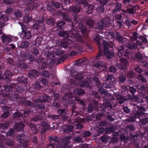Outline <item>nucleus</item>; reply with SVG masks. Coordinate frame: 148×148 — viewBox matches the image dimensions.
<instances>
[{"instance_id":"f257e3e1","label":"nucleus","mask_w":148,"mask_h":148,"mask_svg":"<svg viewBox=\"0 0 148 148\" xmlns=\"http://www.w3.org/2000/svg\"><path fill=\"white\" fill-rule=\"evenodd\" d=\"M106 80L103 83V86L106 88H110L116 83V81L113 75L108 74L106 76Z\"/></svg>"},{"instance_id":"f03ea898","label":"nucleus","mask_w":148,"mask_h":148,"mask_svg":"<svg viewBox=\"0 0 148 148\" xmlns=\"http://www.w3.org/2000/svg\"><path fill=\"white\" fill-rule=\"evenodd\" d=\"M100 38L97 36H95L94 38V40L96 43L99 49L98 53L95 58V59H102L104 57L103 52L101 49V44L100 42Z\"/></svg>"},{"instance_id":"7ed1b4c3","label":"nucleus","mask_w":148,"mask_h":148,"mask_svg":"<svg viewBox=\"0 0 148 148\" xmlns=\"http://www.w3.org/2000/svg\"><path fill=\"white\" fill-rule=\"evenodd\" d=\"M45 20V19L42 18L41 20H38L36 21V23H34L32 26L34 29L38 30L39 32H42L45 30V28L42 22Z\"/></svg>"},{"instance_id":"20e7f679","label":"nucleus","mask_w":148,"mask_h":148,"mask_svg":"<svg viewBox=\"0 0 148 148\" xmlns=\"http://www.w3.org/2000/svg\"><path fill=\"white\" fill-rule=\"evenodd\" d=\"M14 86L13 85H6L4 86V90H1V92L0 93V97L1 96L3 98L2 99V101L1 102L3 103V104L6 103L7 101V100L6 99V98L5 97H4L6 96V94H3V92L4 91L6 92H10L11 91H13V88L14 87Z\"/></svg>"},{"instance_id":"39448f33","label":"nucleus","mask_w":148,"mask_h":148,"mask_svg":"<svg viewBox=\"0 0 148 148\" xmlns=\"http://www.w3.org/2000/svg\"><path fill=\"white\" fill-rule=\"evenodd\" d=\"M45 56L47 57V60H50V64L53 65L58 59V58H55L54 55L51 52L49 51H46L45 53Z\"/></svg>"},{"instance_id":"423d86ee","label":"nucleus","mask_w":148,"mask_h":148,"mask_svg":"<svg viewBox=\"0 0 148 148\" xmlns=\"http://www.w3.org/2000/svg\"><path fill=\"white\" fill-rule=\"evenodd\" d=\"M22 31L21 33H19L20 37L24 39H29L31 37L30 32L26 29H23L22 27Z\"/></svg>"},{"instance_id":"0eeeda50","label":"nucleus","mask_w":148,"mask_h":148,"mask_svg":"<svg viewBox=\"0 0 148 148\" xmlns=\"http://www.w3.org/2000/svg\"><path fill=\"white\" fill-rule=\"evenodd\" d=\"M49 145L51 146L52 148H56L57 147V144L55 142L58 143V138L55 135H51L49 137Z\"/></svg>"},{"instance_id":"6e6552de","label":"nucleus","mask_w":148,"mask_h":148,"mask_svg":"<svg viewBox=\"0 0 148 148\" xmlns=\"http://www.w3.org/2000/svg\"><path fill=\"white\" fill-rule=\"evenodd\" d=\"M72 42V41L71 40L66 38L60 41L59 45L66 48L69 47V45Z\"/></svg>"},{"instance_id":"1a4fd4ad","label":"nucleus","mask_w":148,"mask_h":148,"mask_svg":"<svg viewBox=\"0 0 148 148\" xmlns=\"http://www.w3.org/2000/svg\"><path fill=\"white\" fill-rule=\"evenodd\" d=\"M122 12L120 14H118L115 15V18L116 20H121L122 18V15H124L127 18V14H130V8H128L126 10L122 9Z\"/></svg>"},{"instance_id":"9d476101","label":"nucleus","mask_w":148,"mask_h":148,"mask_svg":"<svg viewBox=\"0 0 148 148\" xmlns=\"http://www.w3.org/2000/svg\"><path fill=\"white\" fill-rule=\"evenodd\" d=\"M45 116V112L43 111H41L39 112L38 115L33 118L32 119V120L35 122L38 121L40 120H42L44 119Z\"/></svg>"},{"instance_id":"9b49d317","label":"nucleus","mask_w":148,"mask_h":148,"mask_svg":"<svg viewBox=\"0 0 148 148\" xmlns=\"http://www.w3.org/2000/svg\"><path fill=\"white\" fill-rule=\"evenodd\" d=\"M119 68L122 70H124L127 67V60L125 58H121L120 59Z\"/></svg>"},{"instance_id":"f8f14e48","label":"nucleus","mask_w":148,"mask_h":148,"mask_svg":"<svg viewBox=\"0 0 148 148\" xmlns=\"http://www.w3.org/2000/svg\"><path fill=\"white\" fill-rule=\"evenodd\" d=\"M58 113L61 114V116L64 121L67 120L69 117L67 116L68 112L67 110L65 109H59L57 111Z\"/></svg>"},{"instance_id":"ddd939ff","label":"nucleus","mask_w":148,"mask_h":148,"mask_svg":"<svg viewBox=\"0 0 148 148\" xmlns=\"http://www.w3.org/2000/svg\"><path fill=\"white\" fill-rule=\"evenodd\" d=\"M12 37L9 35L4 34L1 36V38L2 41L4 42L9 43L12 42Z\"/></svg>"},{"instance_id":"4468645a","label":"nucleus","mask_w":148,"mask_h":148,"mask_svg":"<svg viewBox=\"0 0 148 148\" xmlns=\"http://www.w3.org/2000/svg\"><path fill=\"white\" fill-rule=\"evenodd\" d=\"M104 50V56H106L107 59H110L112 58L114 55V52L112 50H110L109 49Z\"/></svg>"},{"instance_id":"2eb2a0df","label":"nucleus","mask_w":148,"mask_h":148,"mask_svg":"<svg viewBox=\"0 0 148 148\" xmlns=\"http://www.w3.org/2000/svg\"><path fill=\"white\" fill-rule=\"evenodd\" d=\"M90 80L88 79L81 81L79 83V86L82 87H89L90 86Z\"/></svg>"},{"instance_id":"dca6fc26","label":"nucleus","mask_w":148,"mask_h":148,"mask_svg":"<svg viewBox=\"0 0 148 148\" xmlns=\"http://www.w3.org/2000/svg\"><path fill=\"white\" fill-rule=\"evenodd\" d=\"M49 96L47 95L40 96L39 98L37 99L35 101L36 102H43L47 101L50 99Z\"/></svg>"},{"instance_id":"f3484780","label":"nucleus","mask_w":148,"mask_h":148,"mask_svg":"<svg viewBox=\"0 0 148 148\" xmlns=\"http://www.w3.org/2000/svg\"><path fill=\"white\" fill-rule=\"evenodd\" d=\"M25 126L24 124L22 123H18L15 125V129L17 132L22 131L23 130Z\"/></svg>"},{"instance_id":"a211bd4d","label":"nucleus","mask_w":148,"mask_h":148,"mask_svg":"<svg viewBox=\"0 0 148 148\" xmlns=\"http://www.w3.org/2000/svg\"><path fill=\"white\" fill-rule=\"evenodd\" d=\"M74 128V127L71 125L66 126L63 129V131L64 133H70L71 132H72Z\"/></svg>"},{"instance_id":"6ab92c4d","label":"nucleus","mask_w":148,"mask_h":148,"mask_svg":"<svg viewBox=\"0 0 148 148\" xmlns=\"http://www.w3.org/2000/svg\"><path fill=\"white\" fill-rule=\"evenodd\" d=\"M103 65V61L99 60L97 62H95L94 64V66L96 68L100 69L102 68Z\"/></svg>"},{"instance_id":"aec40b11","label":"nucleus","mask_w":148,"mask_h":148,"mask_svg":"<svg viewBox=\"0 0 148 148\" xmlns=\"http://www.w3.org/2000/svg\"><path fill=\"white\" fill-rule=\"evenodd\" d=\"M73 19L74 21L75 22V25L77 24V25H81L82 23V19L77 18L76 14L74 15Z\"/></svg>"},{"instance_id":"412c9836","label":"nucleus","mask_w":148,"mask_h":148,"mask_svg":"<svg viewBox=\"0 0 148 148\" xmlns=\"http://www.w3.org/2000/svg\"><path fill=\"white\" fill-rule=\"evenodd\" d=\"M86 24L89 26L90 28H92L95 24L94 21L90 18L86 19Z\"/></svg>"},{"instance_id":"4be33fe9","label":"nucleus","mask_w":148,"mask_h":148,"mask_svg":"<svg viewBox=\"0 0 148 148\" xmlns=\"http://www.w3.org/2000/svg\"><path fill=\"white\" fill-rule=\"evenodd\" d=\"M38 72L36 70H32L31 71V72L29 73L28 75L29 77L33 78L35 76L38 75Z\"/></svg>"},{"instance_id":"5701e85b","label":"nucleus","mask_w":148,"mask_h":148,"mask_svg":"<svg viewBox=\"0 0 148 148\" xmlns=\"http://www.w3.org/2000/svg\"><path fill=\"white\" fill-rule=\"evenodd\" d=\"M80 7L78 5H73L71 6V9L72 11L78 13L80 10Z\"/></svg>"},{"instance_id":"b1692460","label":"nucleus","mask_w":148,"mask_h":148,"mask_svg":"<svg viewBox=\"0 0 148 148\" xmlns=\"http://www.w3.org/2000/svg\"><path fill=\"white\" fill-rule=\"evenodd\" d=\"M124 47L123 45L120 46L118 49L117 55L119 56H122L124 52Z\"/></svg>"},{"instance_id":"393cba45","label":"nucleus","mask_w":148,"mask_h":148,"mask_svg":"<svg viewBox=\"0 0 148 148\" xmlns=\"http://www.w3.org/2000/svg\"><path fill=\"white\" fill-rule=\"evenodd\" d=\"M19 98L18 94L16 93L11 94V95L10 96V100L12 101H16L18 100Z\"/></svg>"},{"instance_id":"a878e982","label":"nucleus","mask_w":148,"mask_h":148,"mask_svg":"<svg viewBox=\"0 0 148 148\" xmlns=\"http://www.w3.org/2000/svg\"><path fill=\"white\" fill-rule=\"evenodd\" d=\"M73 92L75 95H80L84 93V91L82 89L80 88L75 89L73 90Z\"/></svg>"},{"instance_id":"bb28decb","label":"nucleus","mask_w":148,"mask_h":148,"mask_svg":"<svg viewBox=\"0 0 148 148\" xmlns=\"http://www.w3.org/2000/svg\"><path fill=\"white\" fill-rule=\"evenodd\" d=\"M104 23L103 20L100 21L97 23L96 27L100 30H102L104 28Z\"/></svg>"},{"instance_id":"cd10ccee","label":"nucleus","mask_w":148,"mask_h":148,"mask_svg":"<svg viewBox=\"0 0 148 148\" xmlns=\"http://www.w3.org/2000/svg\"><path fill=\"white\" fill-rule=\"evenodd\" d=\"M121 4L120 3H117L114 7L113 10V13H116L117 11H119L121 10Z\"/></svg>"},{"instance_id":"c85d7f7f","label":"nucleus","mask_w":148,"mask_h":148,"mask_svg":"<svg viewBox=\"0 0 148 148\" xmlns=\"http://www.w3.org/2000/svg\"><path fill=\"white\" fill-rule=\"evenodd\" d=\"M29 44V42L27 41H24L22 42L20 44V47L22 48H25L27 47Z\"/></svg>"},{"instance_id":"c756f323","label":"nucleus","mask_w":148,"mask_h":148,"mask_svg":"<svg viewBox=\"0 0 148 148\" xmlns=\"http://www.w3.org/2000/svg\"><path fill=\"white\" fill-rule=\"evenodd\" d=\"M59 35L61 37H63L66 38L69 37L68 34L66 31H61L59 32Z\"/></svg>"},{"instance_id":"7c9ffc66","label":"nucleus","mask_w":148,"mask_h":148,"mask_svg":"<svg viewBox=\"0 0 148 148\" xmlns=\"http://www.w3.org/2000/svg\"><path fill=\"white\" fill-rule=\"evenodd\" d=\"M83 74L81 73H77L76 75L74 76V78L75 79L79 80L81 81L83 79Z\"/></svg>"},{"instance_id":"2f4dec72","label":"nucleus","mask_w":148,"mask_h":148,"mask_svg":"<svg viewBox=\"0 0 148 148\" xmlns=\"http://www.w3.org/2000/svg\"><path fill=\"white\" fill-rule=\"evenodd\" d=\"M17 65L18 67L23 69H27L28 67L27 64L22 62H19Z\"/></svg>"},{"instance_id":"473e14b6","label":"nucleus","mask_w":148,"mask_h":148,"mask_svg":"<svg viewBox=\"0 0 148 148\" xmlns=\"http://www.w3.org/2000/svg\"><path fill=\"white\" fill-rule=\"evenodd\" d=\"M37 8V6L36 4L34 3H32L27 8V9L28 10L30 11L33 10H36Z\"/></svg>"},{"instance_id":"72a5a7b5","label":"nucleus","mask_w":148,"mask_h":148,"mask_svg":"<svg viewBox=\"0 0 148 148\" xmlns=\"http://www.w3.org/2000/svg\"><path fill=\"white\" fill-rule=\"evenodd\" d=\"M49 118L51 119V121H55L58 119L60 117L59 115H50L48 116Z\"/></svg>"},{"instance_id":"f704fd0d","label":"nucleus","mask_w":148,"mask_h":148,"mask_svg":"<svg viewBox=\"0 0 148 148\" xmlns=\"http://www.w3.org/2000/svg\"><path fill=\"white\" fill-rule=\"evenodd\" d=\"M148 123V118H145L143 119L140 120L139 119V123L141 125H145Z\"/></svg>"},{"instance_id":"c9c22d12","label":"nucleus","mask_w":148,"mask_h":148,"mask_svg":"<svg viewBox=\"0 0 148 148\" xmlns=\"http://www.w3.org/2000/svg\"><path fill=\"white\" fill-rule=\"evenodd\" d=\"M105 34L106 36L110 37V38H114L115 36L114 33L113 32L107 31L106 32Z\"/></svg>"},{"instance_id":"e433bc0d","label":"nucleus","mask_w":148,"mask_h":148,"mask_svg":"<svg viewBox=\"0 0 148 148\" xmlns=\"http://www.w3.org/2000/svg\"><path fill=\"white\" fill-rule=\"evenodd\" d=\"M114 130L115 129L113 127H110L106 128V132L108 134H110L113 132Z\"/></svg>"},{"instance_id":"4c0bfd02","label":"nucleus","mask_w":148,"mask_h":148,"mask_svg":"<svg viewBox=\"0 0 148 148\" xmlns=\"http://www.w3.org/2000/svg\"><path fill=\"white\" fill-rule=\"evenodd\" d=\"M9 124L8 123H2L0 124V130L5 129L8 128Z\"/></svg>"},{"instance_id":"58836bf2","label":"nucleus","mask_w":148,"mask_h":148,"mask_svg":"<svg viewBox=\"0 0 148 148\" xmlns=\"http://www.w3.org/2000/svg\"><path fill=\"white\" fill-rule=\"evenodd\" d=\"M18 82L26 83L27 82V79L23 76L18 77L17 79Z\"/></svg>"},{"instance_id":"ea45409f","label":"nucleus","mask_w":148,"mask_h":148,"mask_svg":"<svg viewBox=\"0 0 148 148\" xmlns=\"http://www.w3.org/2000/svg\"><path fill=\"white\" fill-rule=\"evenodd\" d=\"M20 143L21 146L23 147L24 148H27L28 147V141H20Z\"/></svg>"},{"instance_id":"a19ab883","label":"nucleus","mask_w":148,"mask_h":148,"mask_svg":"<svg viewBox=\"0 0 148 148\" xmlns=\"http://www.w3.org/2000/svg\"><path fill=\"white\" fill-rule=\"evenodd\" d=\"M26 137V135L24 134H21L17 136V138L20 142V141H24Z\"/></svg>"},{"instance_id":"79ce46f5","label":"nucleus","mask_w":148,"mask_h":148,"mask_svg":"<svg viewBox=\"0 0 148 148\" xmlns=\"http://www.w3.org/2000/svg\"><path fill=\"white\" fill-rule=\"evenodd\" d=\"M32 20V18L29 16V15H26L23 18V21L25 23H28L30 22Z\"/></svg>"},{"instance_id":"37998d69","label":"nucleus","mask_w":148,"mask_h":148,"mask_svg":"<svg viewBox=\"0 0 148 148\" xmlns=\"http://www.w3.org/2000/svg\"><path fill=\"white\" fill-rule=\"evenodd\" d=\"M31 53L34 56H36L39 53V50L35 47H33L31 50Z\"/></svg>"},{"instance_id":"c03bdc74","label":"nucleus","mask_w":148,"mask_h":148,"mask_svg":"<svg viewBox=\"0 0 148 148\" xmlns=\"http://www.w3.org/2000/svg\"><path fill=\"white\" fill-rule=\"evenodd\" d=\"M41 125L42 127V128L44 131H45L49 128V126L46 122H42L41 123Z\"/></svg>"},{"instance_id":"a18cd8bd","label":"nucleus","mask_w":148,"mask_h":148,"mask_svg":"<svg viewBox=\"0 0 148 148\" xmlns=\"http://www.w3.org/2000/svg\"><path fill=\"white\" fill-rule=\"evenodd\" d=\"M42 40V37H38L35 40V44L36 45L40 46Z\"/></svg>"},{"instance_id":"49530a36","label":"nucleus","mask_w":148,"mask_h":148,"mask_svg":"<svg viewBox=\"0 0 148 148\" xmlns=\"http://www.w3.org/2000/svg\"><path fill=\"white\" fill-rule=\"evenodd\" d=\"M23 103L25 106H27L33 107L34 106V103H32L30 101L25 100L24 101Z\"/></svg>"},{"instance_id":"de8ad7c7","label":"nucleus","mask_w":148,"mask_h":148,"mask_svg":"<svg viewBox=\"0 0 148 148\" xmlns=\"http://www.w3.org/2000/svg\"><path fill=\"white\" fill-rule=\"evenodd\" d=\"M1 13V12H0V19H2L4 22L7 21L8 20V16L2 14Z\"/></svg>"},{"instance_id":"09e8293b","label":"nucleus","mask_w":148,"mask_h":148,"mask_svg":"<svg viewBox=\"0 0 148 148\" xmlns=\"http://www.w3.org/2000/svg\"><path fill=\"white\" fill-rule=\"evenodd\" d=\"M22 115V114L20 112H16L12 115V117L13 118H18L21 116Z\"/></svg>"},{"instance_id":"8fccbe9b","label":"nucleus","mask_w":148,"mask_h":148,"mask_svg":"<svg viewBox=\"0 0 148 148\" xmlns=\"http://www.w3.org/2000/svg\"><path fill=\"white\" fill-rule=\"evenodd\" d=\"M14 131L13 129H10L6 133V135L7 136H11L14 134Z\"/></svg>"},{"instance_id":"3c124183","label":"nucleus","mask_w":148,"mask_h":148,"mask_svg":"<svg viewBox=\"0 0 148 148\" xmlns=\"http://www.w3.org/2000/svg\"><path fill=\"white\" fill-rule=\"evenodd\" d=\"M33 86L36 89L39 90L40 89L41 87L40 84L39 82L36 81V82L33 84Z\"/></svg>"},{"instance_id":"603ef678","label":"nucleus","mask_w":148,"mask_h":148,"mask_svg":"<svg viewBox=\"0 0 148 148\" xmlns=\"http://www.w3.org/2000/svg\"><path fill=\"white\" fill-rule=\"evenodd\" d=\"M92 94L93 96L96 99H101V96L98 92L96 91H93Z\"/></svg>"},{"instance_id":"864d4df0","label":"nucleus","mask_w":148,"mask_h":148,"mask_svg":"<svg viewBox=\"0 0 148 148\" xmlns=\"http://www.w3.org/2000/svg\"><path fill=\"white\" fill-rule=\"evenodd\" d=\"M70 33L72 35V36L74 37L78 36L77 31L75 29L71 30V31L70 32Z\"/></svg>"},{"instance_id":"5fc2aeb1","label":"nucleus","mask_w":148,"mask_h":148,"mask_svg":"<svg viewBox=\"0 0 148 148\" xmlns=\"http://www.w3.org/2000/svg\"><path fill=\"white\" fill-rule=\"evenodd\" d=\"M94 110L93 105L91 103L89 104L87 108V112L88 113L92 112Z\"/></svg>"},{"instance_id":"6e6d98bb","label":"nucleus","mask_w":148,"mask_h":148,"mask_svg":"<svg viewBox=\"0 0 148 148\" xmlns=\"http://www.w3.org/2000/svg\"><path fill=\"white\" fill-rule=\"evenodd\" d=\"M62 17L64 20L67 22H71V19L67 14H65Z\"/></svg>"},{"instance_id":"4d7b16f0","label":"nucleus","mask_w":148,"mask_h":148,"mask_svg":"<svg viewBox=\"0 0 148 148\" xmlns=\"http://www.w3.org/2000/svg\"><path fill=\"white\" fill-rule=\"evenodd\" d=\"M103 44L104 46V50H105V49H109V47L111 48L113 47L112 46H111L110 47L109 46V44L106 41L104 40L103 42Z\"/></svg>"},{"instance_id":"13d9d810","label":"nucleus","mask_w":148,"mask_h":148,"mask_svg":"<svg viewBox=\"0 0 148 148\" xmlns=\"http://www.w3.org/2000/svg\"><path fill=\"white\" fill-rule=\"evenodd\" d=\"M126 78L123 75H120L119 77L118 81L119 82L122 83L125 80Z\"/></svg>"},{"instance_id":"bf43d9fd","label":"nucleus","mask_w":148,"mask_h":148,"mask_svg":"<svg viewBox=\"0 0 148 148\" xmlns=\"http://www.w3.org/2000/svg\"><path fill=\"white\" fill-rule=\"evenodd\" d=\"M104 115V114L103 113H97L96 114V119L99 120H101Z\"/></svg>"},{"instance_id":"052dcab7","label":"nucleus","mask_w":148,"mask_h":148,"mask_svg":"<svg viewBox=\"0 0 148 148\" xmlns=\"http://www.w3.org/2000/svg\"><path fill=\"white\" fill-rule=\"evenodd\" d=\"M116 39L119 42L123 43L124 42L123 38L121 36V35L118 33H117Z\"/></svg>"},{"instance_id":"680f3d73","label":"nucleus","mask_w":148,"mask_h":148,"mask_svg":"<svg viewBox=\"0 0 148 148\" xmlns=\"http://www.w3.org/2000/svg\"><path fill=\"white\" fill-rule=\"evenodd\" d=\"M91 135V132L89 131H86L83 132V135L84 137H88Z\"/></svg>"},{"instance_id":"e2e57ef3","label":"nucleus","mask_w":148,"mask_h":148,"mask_svg":"<svg viewBox=\"0 0 148 148\" xmlns=\"http://www.w3.org/2000/svg\"><path fill=\"white\" fill-rule=\"evenodd\" d=\"M106 107H105L103 105H100V106L99 108H98V107L97 108H96V110L97 111H105L106 109Z\"/></svg>"},{"instance_id":"0e129e2a","label":"nucleus","mask_w":148,"mask_h":148,"mask_svg":"<svg viewBox=\"0 0 148 148\" xmlns=\"http://www.w3.org/2000/svg\"><path fill=\"white\" fill-rule=\"evenodd\" d=\"M2 111L3 112H9L10 111L11 108L8 106H5L1 108Z\"/></svg>"},{"instance_id":"69168bd1","label":"nucleus","mask_w":148,"mask_h":148,"mask_svg":"<svg viewBox=\"0 0 148 148\" xmlns=\"http://www.w3.org/2000/svg\"><path fill=\"white\" fill-rule=\"evenodd\" d=\"M93 6L92 5H89L88 8L87 12L88 14L91 13L93 11Z\"/></svg>"},{"instance_id":"338daca9","label":"nucleus","mask_w":148,"mask_h":148,"mask_svg":"<svg viewBox=\"0 0 148 148\" xmlns=\"http://www.w3.org/2000/svg\"><path fill=\"white\" fill-rule=\"evenodd\" d=\"M120 138L121 140L126 142L129 140V138L125 136L124 134H122L120 136Z\"/></svg>"},{"instance_id":"774afa93","label":"nucleus","mask_w":148,"mask_h":148,"mask_svg":"<svg viewBox=\"0 0 148 148\" xmlns=\"http://www.w3.org/2000/svg\"><path fill=\"white\" fill-rule=\"evenodd\" d=\"M132 35L133 36L130 38V39L132 41L136 40L138 38L137 33L136 32H133Z\"/></svg>"}]
</instances>
